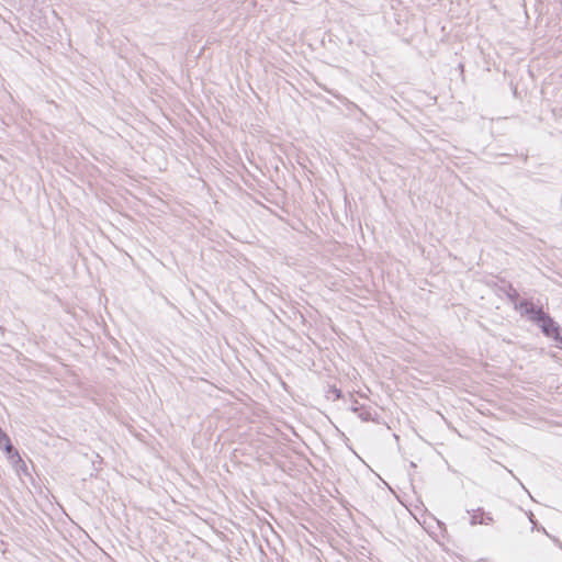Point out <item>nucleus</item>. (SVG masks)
I'll return each mask as SVG.
<instances>
[{
  "mask_svg": "<svg viewBox=\"0 0 562 562\" xmlns=\"http://www.w3.org/2000/svg\"><path fill=\"white\" fill-rule=\"evenodd\" d=\"M529 322L533 323L541 333L553 339L562 348V329L557 322L529 300Z\"/></svg>",
  "mask_w": 562,
  "mask_h": 562,
  "instance_id": "obj_1",
  "label": "nucleus"
},
{
  "mask_svg": "<svg viewBox=\"0 0 562 562\" xmlns=\"http://www.w3.org/2000/svg\"><path fill=\"white\" fill-rule=\"evenodd\" d=\"M487 520L492 521V518L488 515H485V513L481 508L475 510L474 514L471 517V524L472 525L487 524Z\"/></svg>",
  "mask_w": 562,
  "mask_h": 562,
  "instance_id": "obj_2",
  "label": "nucleus"
},
{
  "mask_svg": "<svg viewBox=\"0 0 562 562\" xmlns=\"http://www.w3.org/2000/svg\"><path fill=\"white\" fill-rule=\"evenodd\" d=\"M358 416L363 420V422H369L372 419V415H371V412L364 407L361 408V411L359 412Z\"/></svg>",
  "mask_w": 562,
  "mask_h": 562,
  "instance_id": "obj_3",
  "label": "nucleus"
},
{
  "mask_svg": "<svg viewBox=\"0 0 562 562\" xmlns=\"http://www.w3.org/2000/svg\"><path fill=\"white\" fill-rule=\"evenodd\" d=\"M520 310H521V315H525V313H527V301L522 300L520 302Z\"/></svg>",
  "mask_w": 562,
  "mask_h": 562,
  "instance_id": "obj_4",
  "label": "nucleus"
},
{
  "mask_svg": "<svg viewBox=\"0 0 562 562\" xmlns=\"http://www.w3.org/2000/svg\"><path fill=\"white\" fill-rule=\"evenodd\" d=\"M333 393L336 395V398H339L341 396V392L340 390L336 389V387H333Z\"/></svg>",
  "mask_w": 562,
  "mask_h": 562,
  "instance_id": "obj_5",
  "label": "nucleus"
},
{
  "mask_svg": "<svg viewBox=\"0 0 562 562\" xmlns=\"http://www.w3.org/2000/svg\"><path fill=\"white\" fill-rule=\"evenodd\" d=\"M362 407H363V406H352V408H351V409H352V412H355V413H358V414H359V412L361 411V408H362Z\"/></svg>",
  "mask_w": 562,
  "mask_h": 562,
  "instance_id": "obj_6",
  "label": "nucleus"
},
{
  "mask_svg": "<svg viewBox=\"0 0 562 562\" xmlns=\"http://www.w3.org/2000/svg\"><path fill=\"white\" fill-rule=\"evenodd\" d=\"M528 519H529V521H530V522L536 524V522L533 521V514H532L531 512H529Z\"/></svg>",
  "mask_w": 562,
  "mask_h": 562,
  "instance_id": "obj_7",
  "label": "nucleus"
}]
</instances>
